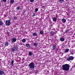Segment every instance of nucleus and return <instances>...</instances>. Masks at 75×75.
<instances>
[{
    "label": "nucleus",
    "mask_w": 75,
    "mask_h": 75,
    "mask_svg": "<svg viewBox=\"0 0 75 75\" xmlns=\"http://www.w3.org/2000/svg\"><path fill=\"white\" fill-rule=\"evenodd\" d=\"M74 59V57L72 56H70L69 58H68L67 59V60L68 61H69L70 60H73Z\"/></svg>",
    "instance_id": "obj_5"
},
{
    "label": "nucleus",
    "mask_w": 75,
    "mask_h": 75,
    "mask_svg": "<svg viewBox=\"0 0 75 75\" xmlns=\"http://www.w3.org/2000/svg\"><path fill=\"white\" fill-rule=\"evenodd\" d=\"M14 60H13L11 62V65H12V66H14Z\"/></svg>",
    "instance_id": "obj_23"
},
{
    "label": "nucleus",
    "mask_w": 75,
    "mask_h": 75,
    "mask_svg": "<svg viewBox=\"0 0 75 75\" xmlns=\"http://www.w3.org/2000/svg\"><path fill=\"white\" fill-rule=\"evenodd\" d=\"M21 9V8H20V6H18L16 8V10H20Z\"/></svg>",
    "instance_id": "obj_19"
},
{
    "label": "nucleus",
    "mask_w": 75,
    "mask_h": 75,
    "mask_svg": "<svg viewBox=\"0 0 75 75\" xmlns=\"http://www.w3.org/2000/svg\"><path fill=\"white\" fill-rule=\"evenodd\" d=\"M22 41L23 42H25L26 41V40H25V39H23L22 40Z\"/></svg>",
    "instance_id": "obj_22"
},
{
    "label": "nucleus",
    "mask_w": 75,
    "mask_h": 75,
    "mask_svg": "<svg viewBox=\"0 0 75 75\" xmlns=\"http://www.w3.org/2000/svg\"><path fill=\"white\" fill-rule=\"evenodd\" d=\"M68 31H69V30H67L66 31V33H68Z\"/></svg>",
    "instance_id": "obj_30"
},
{
    "label": "nucleus",
    "mask_w": 75,
    "mask_h": 75,
    "mask_svg": "<svg viewBox=\"0 0 75 75\" xmlns=\"http://www.w3.org/2000/svg\"><path fill=\"white\" fill-rule=\"evenodd\" d=\"M33 45L34 47H36L38 46V43L36 42H35L34 43Z\"/></svg>",
    "instance_id": "obj_13"
},
{
    "label": "nucleus",
    "mask_w": 75,
    "mask_h": 75,
    "mask_svg": "<svg viewBox=\"0 0 75 75\" xmlns=\"http://www.w3.org/2000/svg\"><path fill=\"white\" fill-rule=\"evenodd\" d=\"M40 34H43V31H40Z\"/></svg>",
    "instance_id": "obj_27"
},
{
    "label": "nucleus",
    "mask_w": 75,
    "mask_h": 75,
    "mask_svg": "<svg viewBox=\"0 0 75 75\" xmlns=\"http://www.w3.org/2000/svg\"><path fill=\"white\" fill-rule=\"evenodd\" d=\"M33 36H37V33L36 32H34L33 33Z\"/></svg>",
    "instance_id": "obj_15"
},
{
    "label": "nucleus",
    "mask_w": 75,
    "mask_h": 75,
    "mask_svg": "<svg viewBox=\"0 0 75 75\" xmlns=\"http://www.w3.org/2000/svg\"><path fill=\"white\" fill-rule=\"evenodd\" d=\"M4 71L0 70V75H3L4 73Z\"/></svg>",
    "instance_id": "obj_16"
},
{
    "label": "nucleus",
    "mask_w": 75,
    "mask_h": 75,
    "mask_svg": "<svg viewBox=\"0 0 75 75\" xmlns=\"http://www.w3.org/2000/svg\"><path fill=\"white\" fill-rule=\"evenodd\" d=\"M60 41H62V42L64 41L65 40V38H63V37H61L60 38Z\"/></svg>",
    "instance_id": "obj_8"
},
{
    "label": "nucleus",
    "mask_w": 75,
    "mask_h": 75,
    "mask_svg": "<svg viewBox=\"0 0 75 75\" xmlns=\"http://www.w3.org/2000/svg\"><path fill=\"white\" fill-rule=\"evenodd\" d=\"M14 2V0H11L10 1V4H13Z\"/></svg>",
    "instance_id": "obj_10"
},
{
    "label": "nucleus",
    "mask_w": 75,
    "mask_h": 75,
    "mask_svg": "<svg viewBox=\"0 0 75 75\" xmlns=\"http://www.w3.org/2000/svg\"><path fill=\"white\" fill-rule=\"evenodd\" d=\"M18 18L17 17H14L13 18V20H17Z\"/></svg>",
    "instance_id": "obj_24"
},
{
    "label": "nucleus",
    "mask_w": 75,
    "mask_h": 75,
    "mask_svg": "<svg viewBox=\"0 0 75 75\" xmlns=\"http://www.w3.org/2000/svg\"><path fill=\"white\" fill-rule=\"evenodd\" d=\"M52 49L53 50L56 49V46H55V45H53L52 47Z\"/></svg>",
    "instance_id": "obj_21"
},
{
    "label": "nucleus",
    "mask_w": 75,
    "mask_h": 75,
    "mask_svg": "<svg viewBox=\"0 0 75 75\" xmlns=\"http://www.w3.org/2000/svg\"><path fill=\"white\" fill-rule=\"evenodd\" d=\"M18 50V47L17 46H14L11 49V50L13 52H14V51H17Z\"/></svg>",
    "instance_id": "obj_3"
},
{
    "label": "nucleus",
    "mask_w": 75,
    "mask_h": 75,
    "mask_svg": "<svg viewBox=\"0 0 75 75\" xmlns=\"http://www.w3.org/2000/svg\"><path fill=\"white\" fill-rule=\"evenodd\" d=\"M26 47H30V45L28 44H26Z\"/></svg>",
    "instance_id": "obj_18"
},
{
    "label": "nucleus",
    "mask_w": 75,
    "mask_h": 75,
    "mask_svg": "<svg viewBox=\"0 0 75 75\" xmlns=\"http://www.w3.org/2000/svg\"><path fill=\"white\" fill-rule=\"evenodd\" d=\"M57 17H56V18H55V17L53 18H52V20H53V21H57Z\"/></svg>",
    "instance_id": "obj_12"
},
{
    "label": "nucleus",
    "mask_w": 75,
    "mask_h": 75,
    "mask_svg": "<svg viewBox=\"0 0 75 75\" xmlns=\"http://www.w3.org/2000/svg\"><path fill=\"white\" fill-rule=\"evenodd\" d=\"M37 73H38V72H35V74H37Z\"/></svg>",
    "instance_id": "obj_32"
},
{
    "label": "nucleus",
    "mask_w": 75,
    "mask_h": 75,
    "mask_svg": "<svg viewBox=\"0 0 75 75\" xmlns=\"http://www.w3.org/2000/svg\"><path fill=\"white\" fill-rule=\"evenodd\" d=\"M62 21L63 23H65L66 22V19H65L64 18H63L62 19Z\"/></svg>",
    "instance_id": "obj_14"
},
{
    "label": "nucleus",
    "mask_w": 75,
    "mask_h": 75,
    "mask_svg": "<svg viewBox=\"0 0 75 75\" xmlns=\"http://www.w3.org/2000/svg\"><path fill=\"white\" fill-rule=\"evenodd\" d=\"M50 34L51 35H54V34H55V32L53 31H52L50 32Z\"/></svg>",
    "instance_id": "obj_7"
},
{
    "label": "nucleus",
    "mask_w": 75,
    "mask_h": 75,
    "mask_svg": "<svg viewBox=\"0 0 75 75\" xmlns=\"http://www.w3.org/2000/svg\"><path fill=\"white\" fill-rule=\"evenodd\" d=\"M35 16V13H33V15H32V17H34V16Z\"/></svg>",
    "instance_id": "obj_29"
},
{
    "label": "nucleus",
    "mask_w": 75,
    "mask_h": 75,
    "mask_svg": "<svg viewBox=\"0 0 75 75\" xmlns=\"http://www.w3.org/2000/svg\"><path fill=\"white\" fill-rule=\"evenodd\" d=\"M29 66L30 68V69H34V64L33 63L31 62L29 64Z\"/></svg>",
    "instance_id": "obj_2"
},
{
    "label": "nucleus",
    "mask_w": 75,
    "mask_h": 75,
    "mask_svg": "<svg viewBox=\"0 0 75 75\" xmlns=\"http://www.w3.org/2000/svg\"><path fill=\"white\" fill-rule=\"evenodd\" d=\"M5 24L6 25H8V26H9V25H10V24H11L10 20H8L6 21Z\"/></svg>",
    "instance_id": "obj_4"
},
{
    "label": "nucleus",
    "mask_w": 75,
    "mask_h": 75,
    "mask_svg": "<svg viewBox=\"0 0 75 75\" xmlns=\"http://www.w3.org/2000/svg\"><path fill=\"white\" fill-rule=\"evenodd\" d=\"M28 55L29 56H32L33 55V54L32 52H30L28 53Z\"/></svg>",
    "instance_id": "obj_11"
},
{
    "label": "nucleus",
    "mask_w": 75,
    "mask_h": 75,
    "mask_svg": "<svg viewBox=\"0 0 75 75\" xmlns=\"http://www.w3.org/2000/svg\"><path fill=\"white\" fill-rule=\"evenodd\" d=\"M5 45L6 47L8 46V42H5Z\"/></svg>",
    "instance_id": "obj_17"
},
{
    "label": "nucleus",
    "mask_w": 75,
    "mask_h": 75,
    "mask_svg": "<svg viewBox=\"0 0 75 75\" xmlns=\"http://www.w3.org/2000/svg\"><path fill=\"white\" fill-rule=\"evenodd\" d=\"M38 11V8H36L35 11H34V12L36 13L37 12V11Z\"/></svg>",
    "instance_id": "obj_20"
},
{
    "label": "nucleus",
    "mask_w": 75,
    "mask_h": 75,
    "mask_svg": "<svg viewBox=\"0 0 75 75\" xmlns=\"http://www.w3.org/2000/svg\"><path fill=\"white\" fill-rule=\"evenodd\" d=\"M34 0H30V2H31V3H33V2H34Z\"/></svg>",
    "instance_id": "obj_28"
},
{
    "label": "nucleus",
    "mask_w": 75,
    "mask_h": 75,
    "mask_svg": "<svg viewBox=\"0 0 75 75\" xmlns=\"http://www.w3.org/2000/svg\"><path fill=\"white\" fill-rule=\"evenodd\" d=\"M3 1H4V2H6L7 1V0H2Z\"/></svg>",
    "instance_id": "obj_31"
},
{
    "label": "nucleus",
    "mask_w": 75,
    "mask_h": 75,
    "mask_svg": "<svg viewBox=\"0 0 75 75\" xmlns=\"http://www.w3.org/2000/svg\"><path fill=\"white\" fill-rule=\"evenodd\" d=\"M69 49H67L66 50H65V51L66 52H68V51H69Z\"/></svg>",
    "instance_id": "obj_26"
},
{
    "label": "nucleus",
    "mask_w": 75,
    "mask_h": 75,
    "mask_svg": "<svg viewBox=\"0 0 75 75\" xmlns=\"http://www.w3.org/2000/svg\"><path fill=\"white\" fill-rule=\"evenodd\" d=\"M58 1L59 2V3L60 4L62 3L63 2H64V1H65L64 0H59Z\"/></svg>",
    "instance_id": "obj_9"
},
{
    "label": "nucleus",
    "mask_w": 75,
    "mask_h": 75,
    "mask_svg": "<svg viewBox=\"0 0 75 75\" xmlns=\"http://www.w3.org/2000/svg\"><path fill=\"white\" fill-rule=\"evenodd\" d=\"M11 41L12 42H15L17 41V39L15 38H13L11 39Z\"/></svg>",
    "instance_id": "obj_6"
},
{
    "label": "nucleus",
    "mask_w": 75,
    "mask_h": 75,
    "mask_svg": "<svg viewBox=\"0 0 75 75\" xmlns=\"http://www.w3.org/2000/svg\"><path fill=\"white\" fill-rule=\"evenodd\" d=\"M69 65L67 64H64L62 65V68L64 71H69Z\"/></svg>",
    "instance_id": "obj_1"
},
{
    "label": "nucleus",
    "mask_w": 75,
    "mask_h": 75,
    "mask_svg": "<svg viewBox=\"0 0 75 75\" xmlns=\"http://www.w3.org/2000/svg\"><path fill=\"white\" fill-rule=\"evenodd\" d=\"M3 25V22L1 21H0V26Z\"/></svg>",
    "instance_id": "obj_25"
}]
</instances>
